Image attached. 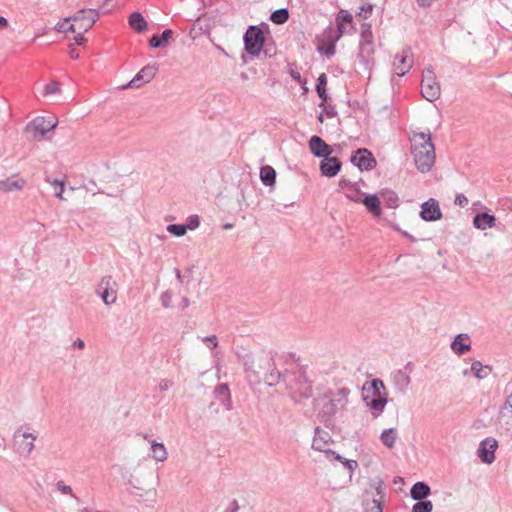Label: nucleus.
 Segmentation results:
<instances>
[{
	"label": "nucleus",
	"mask_w": 512,
	"mask_h": 512,
	"mask_svg": "<svg viewBox=\"0 0 512 512\" xmlns=\"http://www.w3.org/2000/svg\"><path fill=\"white\" fill-rule=\"evenodd\" d=\"M326 86H327V75L325 73H321L317 78L316 87H315V90H316L319 98L321 99V102L319 104L320 107L325 106V104L327 103V101L329 99Z\"/></svg>",
	"instance_id": "31"
},
{
	"label": "nucleus",
	"mask_w": 512,
	"mask_h": 512,
	"mask_svg": "<svg viewBox=\"0 0 512 512\" xmlns=\"http://www.w3.org/2000/svg\"><path fill=\"white\" fill-rule=\"evenodd\" d=\"M324 112L326 115L330 118H333L337 115V111L335 110L334 106L328 105L324 107Z\"/></svg>",
	"instance_id": "59"
},
{
	"label": "nucleus",
	"mask_w": 512,
	"mask_h": 512,
	"mask_svg": "<svg viewBox=\"0 0 512 512\" xmlns=\"http://www.w3.org/2000/svg\"><path fill=\"white\" fill-rule=\"evenodd\" d=\"M454 203L460 207H465L468 204V199L464 194L458 193L455 196Z\"/></svg>",
	"instance_id": "53"
},
{
	"label": "nucleus",
	"mask_w": 512,
	"mask_h": 512,
	"mask_svg": "<svg viewBox=\"0 0 512 512\" xmlns=\"http://www.w3.org/2000/svg\"><path fill=\"white\" fill-rule=\"evenodd\" d=\"M312 447L313 449L315 450H318V451H324L325 452V449L323 448V446L321 445V443H319V439L318 438H314L313 440V444H312Z\"/></svg>",
	"instance_id": "64"
},
{
	"label": "nucleus",
	"mask_w": 512,
	"mask_h": 512,
	"mask_svg": "<svg viewBox=\"0 0 512 512\" xmlns=\"http://www.w3.org/2000/svg\"><path fill=\"white\" fill-rule=\"evenodd\" d=\"M158 68L156 64L144 66L122 89L140 88L143 84L149 83L156 75Z\"/></svg>",
	"instance_id": "11"
},
{
	"label": "nucleus",
	"mask_w": 512,
	"mask_h": 512,
	"mask_svg": "<svg viewBox=\"0 0 512 512\" xmlns=\"http://www.w3.org/2000/svg\"><path fill=\"white\" fill-rule=\"evenodd\" d=\"M471 371L477 379H484L492 371V368L488 365H483L480 361L475 360L471 364Z\"/></svg>",
	"instance_id": "37"
},
{
	"label": "nucleus",
	"mask_w": 512,
	"mask_h": 512,
	"mask_svg": "<svg viewBox=\"0 0 512 512\" xmlns=\"http://www.w3.org/2000/svg\"><path fill=\"white\" fill-rule=\"evenodd\" d=\"M128 23L130 27L137 33H142L148 28V24L140 12L131 13L128 19Z\"/></svg>",
	"instance_id": "30"
},
{
	"label": "nucleus",
	"mask_w": 512,
	"mask_h": 512,
	"mask_svg": "<svg viewBox=\"0 0 512 512\" xmlns=\"http://www.w3.org/2000/svg\"><path fill=\"white\" fill-rule=\"evenodd\" d=\"M45 182L50 183L51 185H54L56 187L55 196L59 199H63V192H64V181L53 179L50 176L45 177Z\"/></svg>",
	"instance_id": "43"
},
{
	"label": "nucleus",
	"mask_w": 512,
	"mask_h": 512,
	"mask_svg": "<svg viewBox=\"0 0 512 512\" xmlns=\"http://www.w3.org/2000/svg\"><path fill=\"white\" fill-rule=\"evenodd\" d=\"M355 184L356 183H353V182H351L350 180H348L346 178H342L339 181V186L340 187H342V188L343 187H347V188H349V190L352 189L355 186Z\"/></svg>",
	"instance_id": "61"
},
{
	"label": "nucleus",
	"mask_w": 512,
	"mask_h": 512,
	"mask_svg": "<svg viewBox=\"0 0 512 512\" xmlns=\"http://www.w3.org/2000/svg\"><path fill=\"white\" fill-rule=\"evenodd\" d=\"M365 193L361 191L357 184L349 190V193L346 194V197L356 203H361Z\"/></svg>",
	"instance_id": "44"
},
{
	"label": "nucleus",
	"mask_w": 512,
	"mask_h": 512,
	"mask_svg": "<svg viewBox=\"0 0 512 512\" xmlns=\"http://www.w3.org/2000/svg\"><path fill=\"white\" fill-rule=\"evenodd\" d=\"M414 162L421 173L431 170L435 163V151L414 153Z\"/></svg>",
	"instance_id": "19"
},
{
	"label": "nucleus",
	"mask_w": 512,
	"mask_h": 512,
	"mask_svg": "<svg viewBox=\"0 0 512 512\" xmlns=\"http://www.w3.org/2000/svg\"><path fill=\"white\" fill-rule=\"evenodd\" d=\"M419 215L424 221L427 222L440 220L443 216L439 202L434 198H430L429 200L422 203Z\"/></svg>",
	"instance_id": "15"
},
{
	"label": "nucleus",
	"mask_w": 512,
	"mask_h": 512,
	"mask_svg": "<svg viewBox=\"0 0 512 512\" xmlns=\"http://www.w3.org/2000/svg\"><path fill=\"white\" fill-rule=\"evenodd\" d=\"M57 489L62 493V494H65V495H70L71 497H74L76 498V496L74 495L73 493V490L72 488L69 486V485H66L63 481H58L57 484Z\"/></svg>",
	"instance_id": "49"
},
{
	"label": "nucleus",
	"mask_w": 512,
	"mask_h": 512,
	"mask_svg": "<svg viewBox=\"0 0 512 512\" xmlns=\"http://www.w3.org/2000/svg\"><path fill=\"white\" fill-rule=\"evenodd\" d=\"M59 91V83L57 81H51L44 86V95L55 94Z\"/></svg>",
	"instance_id": "47"
},
{
	"label": "nucleus",
	"mask_w": 512,
	"mask_h": 512,
	"mask_svg": "<svg viewBox=\"0 0 512 512\" xmlns=\"http://www.w3.org/2000/svg\"><path fill=\"white\" fill-rule=\"evenodd\" d=\"M496 221L497 219L495 215L487 212H479L473 217V225L479 230H486L487 228L495 227Z\"/></svg>",
	"instance_id": "24"
},
{
	"label": "nucleus",
	"mask_w": 512,
	"mask_h": 512,
	"mask_svg": "<svg viewBox=\"0 0 512 512\" xmlns=\"http://www.w3.org/2000/svg\"><path fill=\"white\" fill-rule=\"evenodd\" d=\"M288 19H289V11L287 8L277 9V10L273 11L270 15V20L274 24H278V25L286 23L288 21Z\"/></svg>",
	"instance_id": "40"
},
{
	"label": "nucleus",
	"mask_w": 512,
	"mask_h": 512,
	"mask_svg": "<svg viewBox=\"0 0 512 512\" xmlns=\"http://www.w3.org/2000/svg\"><path fill=\"white\" fill-rule=\"evenodd\" d=\"M504 393L506 395V400L504 402V405H507V407L512 408V381H509L504 389Z\"/></svg>",
	"instance_id": "50"
},
{
	"label": "nucleus",
	"mask_w": 512,
	"mask_h": 512,
	"mask_svg": "<svg viewBox=\"0 0 512 512\" xmlns=\"http://www.w3.org/2000/svg\"><path fill=\"white\" fill-rule=\"evenodd\" d=\"M199 226V219L198 217L196 216L195 218V224L194 225H184V224H169L167 226V231L176 236V237H181V236H184L187 232L188 229H195Z\"/></svg>",
	"instance_id": "34"
},
{
	"label": "nucleus",
	"mask_w": 512,
	"mask_h": 512,
	"mask_svg": "<svg viewBox=\"0 0 512 512\" xmlns=\"http://www.w3.org/2000/svg\"><path fill=\"white\" fill-rule=\"evenodd\" d=\"M433 504L430 500L417 501L412 507V512H432Z\"/></svg>",
	"instance_id": "45"
},
{
	"label": "nucleus",
	"mask_w": 512,
	"mask_h": 512,
	"mask_svg": "<svg viewBox=\"0 0 512 512\" xmlns=\"http://www.w3.org/2000/svg\"><path fill=\"white\" fill-rule=\"evenodd\" d=\"M270 36L269 25L261 22L258 25H250L243 35L244 50L252 58H259L261 54L266 57H272L275 52L267 44V38Z\"/></svg>",
	"instance_id": "2"
},
{
	"label": "nucleus",
	"mask_w": 512,
	"mask_h": 512,
	"mask_svg": "<svg viewBox=\"0 0 512 512\" xmlns=\"http://www.w3.org/2000/svg\"><path fill=\"white\" fill-rule=\"evenodd\" d=\"M451 349L456 355H463L471 349L470 337L468 334L460 333L451 342Z\"/></svg>",
	"instance_id": "23"
},
{
	"label": "nucleus",
	"mask_w": 512,
	"mask_h": 512,
	"mask_svg": "<svg viewBox=\"0 0 512 512\" xmlns=\"http://www.w3.org/2000/svg\"><path fill=\"white\" fill-rule=\"evenodd\" d=\"M374 44H359L358 60L363 65L364 70H371L374 65Z\"/></svg>",
	"instance_id": "20"
},
{
	"label": "nucleus",
	"mask_w": 512,
	"mask_h": 512,
	"mask_svg": "<svg viewBox=\"0 0 512 512\" xmlns=\"http://www.w3.org/2000/svg\"><path fill=\"white\" fill-rule=\"evenodd\" d=\"M284 382L287 388L291 389V398L295 402L309 399L313 394L312 382L307 378L306 372L300 368L297 371L284 372Z\"/></svg>",
	"instance_id": "5"
},
{
	"label": "nucleus",
	"mask_w": 512,
	"mask_h": 512,
	"mask_svg": "<svg viewBox=\"0 0 512 512\" xmlns=\"http://www.w3.org/2000/svg\"><path fill=\"white\" fill-rule=\"evenodd\" d=\"M71 20H72V16L65 18L62 22H58L54 26V29L57 32H67V31L76 32L77 31V28H76L77 24H74V23L69 24V22Z\"/></svg>",
	"instance_id": "42"
},
{
	"label": "nucleus",
	"mask_w": 512,
	"mask_h": 512,
	"mask_svg": "<svg viewBox=\"0 0 512 512\" xmlns=\"http://www.w3.org/2000/svg\"><path fill=\"white\" fill-rule=\"evenodd\" d=\"M262 377L264 379V382L268 386L273 387V386H276L277 384H279L281 380L284 381V372H280L274 366L268 372H266V374H264Z\"/></svg>",
	"instance_id": "35"
},
{
	"label": "nucleus",
	"mask_w": 512,
	"mask_h": 512,
	"mask_svg": "<svg viewBox=\"0 0 512 512\" xmlns=\"http://www.w3.org/2000/svg\"><path fill=\"white\" fill-rule=\"evenodd\" d=\"M499 424L500 428L504 429L507 433H512V408L504 405L499 411Z\"/></svg>",
	"instance_id": "28"
},
{
	"label": "nucleus",
	"mask_w": 512,
	"mask_h": 512,
	"mask_svg": "<svg viewBox=\"0 0 512 512\" xmlns=\"http://www.w3.org/2000/svg\"><path fill=\"white\" fill-rule=\"evenodd\" d=\"M421 94L429 102H433L440 97V84L430 68L425 69L422 73Z\"/></svg>",
	"instance_id": "7"
},
{
	"label": "nucleus",
	"mask_w": 512,
	"mask_h": 512,
	"mask_svg": "<svg viewBox=\"0 0 512 512\" xmlns=\"http://www.w3.org/2000/svg\"><path fill=\"white\" fill-rule=\"evenodd\" d=\"M276 170L270 166L265 165L260 168V180L265 186H273L276 182Z\"/></svg>",
	"instance_id": "33"
},
{
	"label": "nucleus",
	"mask_w": 512,
	"mask_h": 512,
	"mask_svg": "<svg viewBox=\"0 0 512 512\" xmlns=\"http://www.w3.org/2000/svg\"><path fill=\"white\" fill-rule=\"evenodd\" d=\"M362 395L364 402L372 410L374 417H378L384 411L388 402L384 382L379 378L366 382L363 386Z\"/></svg>",
	"instance_id": "4"
},
{
	"label": "nucleus",
	"mask_w": 512,
	"mask_h": 512,
	"mask_svg": "<svg viewBox=\"0 0 512 512\" xmlns=\"http://www.w3.org/2000/svg\"><path fill=\"white\" fill-rule=\"evenodd\" d=\"M383 481H378V486L376 487L377 495L379 498L366 499L363 502L365 512H383V497L384 491L382 488Z\"/></svg>",
	"instance_id": "21"
},
{
	"label": "nucleus",
	"mask_w": 512,
	"mask_h": 512,
	"mask_svg": "<svg viewBox=\"0 0 512 512\" xmlns=\"http://www.w3.org/2000/svg\"><path fill=\"white\" fill-rule=\"evenodd\" d=\"M117 282L111 275L103 276L96 287V294L106 305H111L117 300Z\"/></svg>",
	"instance_id": "8"
},
{
	"label": "nucleus",
	"mask_w": 512,
	"mask_h": 512,
	"mask_svg": "<svg viewBox=\"0 0 512 512\" xmlns=\"http://www.w3.org/2000/svg\"><path fill=\"white\" fill-rule=\"evenodd\" d=\"M99 18V12L95 9H81L72 16V21L77 24V30L89 31Z\"/></svg>",
	"instance_id": "9"
},
{
	"label": "nucleus",
	"mask_w": 512,
	"mask_h": 512,
	"mask_svg": "<svg viewBox=\"0 0 512 512\" xmlns=\"http://www.w3.org/2000/svg\"><path fill=\"white\" fill-rule=\"evenodd\" d=\"M239 510V505H238V502L237 500H233L229 507L224 511V512H238Z\"/></svg>",
	"instance_id": "63"
},
{
	"label": "nucleus",
	"mask_w": 512,
	"mask_h": 512,
	"mask_svg": "<svg viewBox=\"0 0 512 512\" xmlns=\"http://www.w3.org/2000/svg\"><path fill=\"white\" fill-rule=\"evenodd\" d=\"M380 195L383 198L386 207L394 209L399 206V198L394 191L385 189L380 192Z\"/></svg>",
	"instance_id": "38"
},
{
	"label": "nucleus",
	"mask_w": 512,
	"mask_h": 512,
	"mask_svg": "<svg viewBox=\"0 0 512 512\" xmlns=\"http://www.w3.org/2000/svg\"><path fill=\"white\" fill-rule=\"evenodd\" d=\"M361 203L374 217L379 218L382 215L381 201L377 194H365Z\"/></svg>",
	"instance_id": "22"
},
{
	"label": "nucleus",
	"mask_w": 512,
	"mask_h": 512,
	"mask_svg": "<svg viewBox=\"0 0 512 512\" xmlns=\"http://www.w3.org/2000/svg\"><path fill=\"white\" fill-rule=\"evenodd\" d=\"M214 394L215 397L224 405L226 410L230 411L232 409V400L228 384L221 383L217 385L214 389Z\"/></svg>",
	"instance_id": "26"
},
{
	"label": "nucleus",
	"mask_w": 512,
	"mask_h": 512,
	"mask_svg": "<svg viewBox=\"0 0 512 512\" xmlns=\"http://www.w3.org/2000/svg\"><path fill=\"white\" fill-rule=\"evenodd\" d=\"M274 354L271 351L262 350L256 354L244 357V370L250 384H259L262 376L274 367Z\"/></svg>",
	"instance_id": "3"
},
{
	"label": "nucleus",
	"mask_w": 512,
	"mask_h": 512,
	"mask_svg": "<svg viewBox=\"0 0 512 512\" xmlns=\"http://www.w3.org/2000/svg\"><path fill=\"white\" fill-rule=\"evenodd\" d=\"M152 457L159 462L167 459L168 453L162 442L151 441Z\"/></svg>",
	"instance_id": "36"
},
{
	"label": "nucleus",
	"mask_w": 512,
	"mask_h": 512,
	"mask_svg": "<svg viewBox=\"0 0 512 512\" xmlns=\"http://www.w3.org/2000/svg\"><path fill=\"white\" fill-rule=\"evenodd\" d=\"M57 121L46 119L45 117H36L33 121L29 122L25 127V133L29 138L40 141L44 139L45 135L55 129Z\"/></svg>",
	"instance_id": "6"
},
{
	"label": "nucleus",
	"mask_w": 512,
	"mask_h": 512,
	"mask_svg": "<svg viewBox=\"0 0 512 512\" xmlns=\"http://www.w3.org/2000/svg\"><path fill=\"white\" fill-rule=\"evenodd\" d=\"M68 53L73 60H77L80 56L79 51L72 44L68 46Z\"/></svg>",
	"instance_id": "58"
},
{
	"label": "nucleus",
	"mask_w": 512,
	"mask_h": 512,
	"mask_svg": "<svg viewBox=\"0 0 512 512\" xmlns=\"http://www.w3.org/2000/svg\"><path fill=\"white\" fill-rule=\"evenodd\" d=\"M396 74L399 77L404 76L408 73L412 67V61L408 60V56L405 54H396L393 62Z\"/></svg>",
	"instance_id": "27"
},
{
	"label": "nucleus",
	"mask_w": 512,
	"mask_h": 512,
	"mask_svg": "<svg viewBox=\"0 0 512 512\" xmlns=\"http://www.w3.org/2000/svg\"><path fill=\"white\" fill-rule=\"evenodd\" d=\"M410 373H408L407 371H403V370H399L397 375L399 377H401L402 379V384L404 386H408L410 383H411V378H410Z\"/></svg>",
	"instance_id": "54"
},
{
	"label": "nucleus",
	"mask_w": 512,
	"mask_h": 512,
	"mask_svg": "<svg viewBox=\"0 0 512 512\" xmlns=\"http://www.w3.org/2000/svg\"><path fill=\"white\" fill-rule=\"evenodd\" d=\"M397 438V431L395 428L385 429L381 435V442L388 448H393Z\"/></svg>",
	"instance_id": "39"
},
{
	"label": "nucleus",
	"mask_w": 512,
	"mask_h": 512,
	"mask_svg": "<svg viewBox=\"0 0 512 512\" xmlns=\"http://www.w3.org/2000/svg\"><path fill=\"white\" fill-rule=\"evenodd\" d=\"M36 436L32 433H21V429L17 430L13 435V440L15 445L17 446V451L20 454H24L26 456L30 455L34 449V441L36 440Z\"/></svg>",
	"instance_id": "12"
},
{
	"label": "nucleus",
	"mask_w": 512,
	"mask_h": 512,
	"mask_svg": "<svg viewBox=\"0 0 512 512\" xmlns=\"http://www.w3.org/2000/svg\"><path fill=\"white\" fill-rule=\"evenodd\" d=\"M338 33L336 36L332 37L331 35H328L326 40H322L321 44L318 45L317 51L321 55H325L327 57H331L335 54V44L337 40L342 36L344 32V25L343 23H338L337 25Z\"/></svg>",
	"instance_id": "16"
},
{
	"label": "nucleus",
	"mask_w": 512,
	"mask_h": 512,
	"mask_svg": "<svg viewBox=\"0 0 512 512\" xmlns=\"http://www.w3.org/2000/svg\"><path fill=\"white\" fill-rule=\"evenodd\" d=\"M350 389L342 387L338 391L328 390L322 397L315 398L313 404L318 410V417L325 427L334 426V417L339 410L344 409L348 403Z\"/></svg>",
	"instance_id": "1"
},
{
	"label": "nucleus",
	"mask_w": 512,
	"mask_h": 512,
	"mask_svg": "<svg viewBox=\"0 0 512 512\" xmlns=\"http://www.w3.org/2000/svg\"><path fill=\"white\" fill-rule=\"evenodd\" d=\"M342 163L337 157L327 156L320 162V172L322 176L332 178L341 170Z\"/></svg>",
	"instance_id": "18"
},
{
	"label": "nucleus",
	"mask_w": 512,
	"mask_h": 512,
	"mask_svg": "<svg viewBox=\"0 0 512 512\" xmlns=\"http://www.w3.org/2000/svg\"><path fill=\"white\" fill-rule=\"evenodd\" d=\"M309 148L311 153L318 158H325L330 156L333 152V148L317 135H313L310 138Z\"/></svg>",
	"instance_id": "17"
},
{
	"label": "nucleus",
	"mask_w": 512,
	"mask_h": 512,
	"mask_svg": "<svg viewBox=\"0 0 512 512\" xmlns=\"http://www.w3.org/2000/svg\"><path fill=\"white\" fill-rule=\"evenodd\" d=\"M352 20H353V17H352L351 13H349L346 10L339 11V13L337 15V24L342 23V22L350 23V22H352Z\"/></svg>",
	"instance_id": "51"
},
{
	"label": "nucleus",
	"mask_w": 512,
	"mask_h": 512,
	"mask_svg": "<svg viewBox=\"0 0 512 512\" xmlns=\"http://www.w3.org/2000/svg\"><path fill=\"white\" fill-rule=\"evenodd\" d=\"M172 385L173 382L171 380L164 379L160 382L159 388L161 391H167Z\"/></svg>",
	"instance_id": "60"
},
{
	"label": "nucleus",
	"mask_w": 512,
	"mask_h": 512,
	"mask_svg": "<svg viewBox=\"0 0 512 512\" xmlns=\"http://www.w3.org/2000/svg\"><path fill=\"white\" fill-rule=\"evenodd\" d=\"M350 162L361 171H370L377 165V161L372 152L366 148H358L355 150L350 157Z\"/></svg>",
	"instance_id": "10"
},
{
	"label": "nucleus",
	"mask_w": 512,
	"mask_h": 512,
	"mask_svg": "<svg viewBox=\"0 0 512 512\" xmlns=\"http://www.w3.org/2000/svg\"><path fill=\"white\" fill-rule=\"evenodd\" d=\"M372 43H373V33L371 30V25L369 23H363L361 25L360 43L359 44H372Z\"/></svg>",
	"instance_id": "41"
},
{
	"label": "nucleus",
	"mask_w": 512,
	"mask_h": 512,
	"mask_svg": "<svg viewBox=\"0 0 512 512\" xmlns=\"http://www.w3.org/2000/svg\"><path fill=\"white\" fill-rule=\"evenodd\" d=\"M202 341L206 343L207 346L211 349H214L218 346V338L216 335L206 336L202 339Z\"/></svg>",
	"instance_id": "52"
},
{
	"label": "nucleus",
	"mask_w": 512,
	"mask_h": 512,
	"mask_svg": "<svg viewBox=\"0 0 512 512\" xmlns=\"http://www.w3.org/2000/svg\"><path fill=\"white\" fill-rule=\"evenodd\" d=\"M325 453L327 456H333L335 460L344 463L346 458L342 457L340 454L336 453L334 450L326 449Z\"/></svg>",
	"instance_id": "57"
},
{
	"label": "nucleus",
	"mask_w": 512,
	"mask_h": 512,
	"mask_svg": "<svg viewBox=\"0 0 512 512\" xmlns=\"http://www.w3.org/2000/svg\"><path fill=\"white\" fill-rule=\"evenodd\" d=\"M343 464L350 471V475L358 467V462L356 460L346 459Z\"/></svg>",
	"instance_id": "56"
},
{
	"label": "nucleus",
	"mask_w": 512,
	"mask_h": 512,
	"mask_svg": "<svg viewBox=\"0 0 512 512\" xmlns=\"http://www.w3.org/2000/svg\"><path fill=\"white\" fill-rule=\"evenodd\" d=\"M372 10H373L372 4L364 3L361 5L360 11L357 13V16L362 19H368L372 14Z\"/></svg>",
	"instance_id": "46"
},
{
	"label": "nucleus",
	"mask_w": 512,
	"mask_h": 512,
	"mask_svg": "<svg viewBox=\"0 0 512 512\" xmlns=\"http://www.w3.org/2000/svg\"><path fill=\"white\" fill-rule=\"evenodd\" d=\"M412 148L411 152L414 155V153L419 152H432L435 151L434 144L431 140V133H424V132H418L414 133L412 138Z\"/></svg>",
	"instance_id": "14"
},
{
	"label": "nucleus",
	"mask_w": 512,
	"mask_h": 512,
	"mask_svg": "<svg viewBox=\"0 0 512 512\" xmlns=\"http://www.w3.org/2000/svg\"><path fill=\"white\" fill-rule=\"evenodd\" d=\"M430 494V486L423 481L416 482L410 489V496L416 501H426Z\"/></svg>",
	"instance_id": "25"
},
{
	"label": "nucleus",
	"mask_w": 512,
	"mask_h": 512,
	"mask_svg": "<svg viewBox=\"0 0 512 512\" xmlns=\"http://www.w3.org/2000/svg\"><path fill=\"white\" fill-rule=\"evenodd\" d=\"M26 181L24 179L13 180L7 178L0 181V191L4 193L20 191L24 188Z\"/></svg>",
	"instance_id": "32"
},
{
	"label": "nucleus",
	"mask_w": 512,
	"mask_h": 512,
	"mask_svg": "<svg viewBox=\"0 0 512 512\" xmlns=\"http://www.w3.org/2000/svg\"><path fill=\"white\" fill-rule=\"evenodd\" d=\"M395 229H396L399 233H401L404 237H406L409 241H411V242H416V241H417V239H416L414 236H412L411 234H409L407 231H403V230H401V229H400L399 227H397V226H395Z\"/></svg>",
	"instance_id": "62"
},
{
	"label": "nucleus",
	"mask_w": 512,
	"mask_h": 512,
	"mask_svg": "<svg viewBox=\"0 0 512 512\" xmlns=\"http://www.w3.org/2000/svg\"><path fill=\"white\" fill-rule=\"evenodd\" d=\"M75 33L77 35L74 37L75 44L82 46L87 42V39L84 37V33L82 31L77 30Z\"/></svg>",
	"instance_id": "55"
},
{
	"label": "nucleus",
	"mask_w": 512,
	"mask_h": 512,
	"mask_svg": "<svg viewBox=\"0 0 512 512\" xmlns=\"http://www.w3.org/2000/svg\"><path fill=\"white\" fill-rule=\"evenodd\" d=\"M498 448V442L493 437H487L480 442L478 457L485 464H491L495 460V451Z\"/></svg>",
	"instance_id": "13"
},
{
	"label": "nucleus",
	"mask_w": 512,
	"mask_h": 512,
	"mask_svg": "<svg viewBox=\"0 0 512 512\" xmlns=\"http://www.w3.org/2000/svg\"><path fill=\"white\" fill-rule=\"evenodd\" d=\"M172 292L169 291V290H166L165 292H163L160 296V301H161V304L164 308H169L171 307V302H172Z\"/></svg>",
	"instance_id": "48"
},
{
	"label": "nucleus",
	"mask_w": 512,
	"mask_h": 512,
	"mask_svg": "<svg viewBox=\"0 0 512 512\" xmlns=\"http://www.w3.org/2000/svg\"><path fill=\"white\" fill-rule=\"evenodd\" d=\"M173 36V31L171 29H165L162 34H154L149 39V46L151 48L157 49V48H163L165 47L169 40Z\"/></svg>",
	"instance_id": "29"
}]
</instances>
